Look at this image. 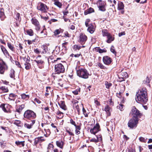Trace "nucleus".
I'll list each match as a JSON object with an SVG mask.
<instances>
[{
    "mask_svg": "<svg viewBox=\"0 0 152 152\" xmlns=\"http://www.w3.org/2000/svg\"><path fill=\"white\" fill-rule=\"evenodd\" d=\"M15 63L16 65L18 66L20 68H21L22 67L21 66L20 63L18 61H15Z\"/></svg>",
    "mask_w": 152,
    "mask_h": 152,
    "instance_id": "61",
    "label": "nucleus"
},
{
    "mask_svg": "<svg viewBox=\"0 0 152 152\" xmlns=\"http://www.w3.org/2000/svg\"><path fill=\"white\" fill-rule=\"evenodd\" d=\"M0 18L1 20H3L4 18V14L3 9L0 10Z\"/></svg>",
    "mask_w": 152,
    "mask_h": 152,
    "instance_id": "37",
    "label": "nucleus"
},
{
    "mask_svg": "<svg viewBox=\"0 0 152 152\" xmlns=\"http://www.w3.org/2000/svg\"><path fill=\"white\" fill-rule=\"evenodd\" d=\"M56 114L58 115V116L56 117L57 118H58L59 119H61L64 117L63 113L59 110H58Z\"/></svg>",
    "mask_w": 152,
    "mask_h": 152,
    "instance_id": "25",
    "label": "nucleus"
},
{
    "mask_svg": "<svg viewBox=\"0 0 152 152\" xmlns=\"http://www.w3.org/2000/svg\"><path fill=\"white\" fill-rule=\"evenodd\" d=\"M106 87L107 88H109L111 87L112 85V84L110 83H109L107 81H106L105 83Z\"/></svg>",
    "mask_w": 152,
    "mask_h": 152,
    "instance_id": "48",
    "label": "nucleus"
},
{
    "mask_svg": "<svg viewBox=\"0 0 152 152\" xmlns=\"http://www.w3.org/2000/svg\"><path fill=\"white\" fill-rule=\"evenodd\" d=\"M53 144H51V143H49L47 147V149L48 150H49L51 148H53Z\"/></svg>",
    "mask_w": 152,
    "mask_h": 152,
    "instance_id": "57",
    "label": "nucleus"
},
{
    "mask_svg": "<svg viewBox=\"0 0 152 152\" xmlns=\"http://www.w3.org/2000/svg\"><path fill=\"white\" fill-rule=\"evenodd\" d=\"M41 18L45 20H46L48 19V17L47 16H44L42 15H40Z\"/></svg>",
    "mask_w": 152,
    "mask_h": 152,
    "instance_id": "64",
    "label": "nucleus"
},
{
    "mask_svg": "<svg viewBox=\"0 0 152 152\" xmlns=\"http://www.w3.org/2000/svg\"><path fill=\"white\" fill-rule=\"evenodd\" d=\"M70 123L71 124L74 126L75 127L78 126L76 125L75 122L72 119H70Z\"/></svg>",
    "mask_w": 152,
    "mask_h": 152,
    "instance_id": "52",
    "label": "nucleus"
},
{
    "mask_svg": "<svg viewBox=\"0 0 152 152\" xmlns=\"http://www.w3.org/2000/svg\"><path fill=\"white\" fill-rule=\"evenodd\" d=\"M7 46L12 51H15V48L13 45L10 42H7Z\"/></svg>",
    "mask_w": 152,
    "mask_h": 152,
    "instance_id": "30",
    "label": "nucleus"
},
{
    "mask_svg": "<svg viewBox=\"0 0 152 152\" xmlns=\"http://www.w3.org/2000/svg\"><path fill=\"white\" fill-rule=\"evenodd\" d=\"M151 80L150 77L147 76L145 80L143 81V83L144 84H147V85L150 86V85L149 83L150 82Z\"/></svg>",
    "mask_w": 152,
    "mask_h": 152,
    "instance_id": "35",
    "label": "nucleus"
},
{
    "mask_svg": "<svg viewBox=\"0 0 152 152\" xmlns=\"http://www.w3.org/2000/svg\"><path fill=\"white\" fill-rule=\"evenodd\" d=\"M124 105L120 103L117 106V107L118 109H119L121 111H122L124 110Z\"/></svg>",
    "mask_w": 152,
    "mask_h": 152,
    "instance_id": "47",
    "label": "nucleus"
},
{
    "mask_svg": "<svg viewBox=\"0 0 152 152\" xmlns=\"http://www.w3.org/2000/svg\"><path fill=\"white\" fill-rule=\"evenodd\" d=\"M77 75L79 77L84 79L88 77L89 74L87 70L84 68H81L77 70Z\"/></svg>",
    "mask_w": 152,
    "mask_h": 152,
    "instance_id": "1",
    "label": "nucleus"
},
{
    "mask_svg": "<svg viewBox=\"0 0 152 152\" xmlns=\"http://www.w3.org/2000/svg\"><path fill=\"white\" fill-rule=\"evenodd\" d=\"M32 23L35 26V29L37 31H39L40 28L39 23L37 20L34 18H32L31 20Z\"/></svg>",
    "mask_w": 152,
    "mask_h": 152,
    "instance_id": "10",
    "label": "nucleus"
},
{
    "mask_svg": "<svg viewBox=\"0 0 152 152\" xmlns=\"http://www.w3.org/2000/svg\"><path fill=\"white\" fill-rule=\"evenodd\" d=\"M35 61L39 66V67L40 69H42L43 67V65L44 64V61L43 59H41L40 60H34Z\"/></svg>",
    "mask_w": 152,
    "mask_h": 152,
    "instance_id": "16",
    "label": "nucleus"
},
{
    "mask_svg": "<svg viewBox=\"0 0 152 152\" xmlns=\"http://www.w3.org/2000/svg\"><path fill=\"white\" fill-rule=\"evenodd\" d=\"M57 73H53L52 75V77L54 80L57 78Z\"/></svg>",
    "mask_w": 152,
    "mask_h": 152,
    "instance_id": "58",
    "label": "nucleus"
},
{
    "mask_svg": "<svg viewBox=\"0 0 152 152\" xmlns=\"http://www.w3.org/2000/svg\"><path fill=\"white\" fill-rule=\"evenodd\" d=\"M103 61L105 64L107 65L110 64L112 61L111 58L107 56L103 57Z\"/></svg>",
    "mask_w": 152,
    "mask_h": 152,
    "instance_id": "13",
    "label": "nucleus"
},
{
    "mask_svg": "<svg viewBox=\"0 0 152 152\" xmlns=\"http://www.w3.org/2000/svg\"><path fill=\"white\" fill-rule=\"evenodd\" d=\"M60 107L64 110H66V107L65 104V102L64 101H61L60 103H59Z\"/></svg>",
    "mask_w": 152,
    "mask_h": 152,
    "instance_id": "22",
    "label": "nucleus"
},
{
    "mask_svg": "<svg viewBox=\"0 0 152 152\" xmlns=\"http://www.w3.org/2000/svg\"><path fill=\"white\" fill-rule=\"evenodd\" d=\"M41 48L43 49V50L42 52V53L45 54L47 52L48 50L47 46L45 45H42L41 47Z\"/></svg>",
    "mask_w": 152,
    "mask_h": 152,
    "instance_id": "34",
    "label": "nucleus"
},
{
    "mask_svg": "<svg viewBox=\"0 0 152 152\" xmlns=\"http://www.w3.org/2000/svg\"><path fill=\"white\" fill-rule=\"evenodd\" d=\"M44 130L46 133V134H44V136L46 137H48L50 134V130L49 129H45Z\"/></svg>",
    "mask_w": 152,
    "mask_h": 152,
    "instance_id": "42",
    "label": "nucleus"
},
{
    "mask_svg": "<svg viewBox=\"0 0 152 152\" xmlns=\"http://www.w3.org/2000/svg\"><path fill=\"white\" fill-rule=\"evenodd\" d=\"M37 8L42 13L47 12L49 9V7L46 4L40 2L38 4Z\"/></svg>",
    "mask_w": 152,
    "mask_h": 152,
    "instance_id": "4",
    "label": "nucleus"
},
{
    "mask_svg": "<svg viewBox=\"0 0 152 152\" xmlns=\"http://www.w3.org/2000/svg\"><path fill=\"white\" fill-rule=\"evenodd\" d=\"M68 43V42H65L62 44V46L63 48V49H64L65 50H67V45Z\"/></svg>",
    "mask_w": 152,
    "mask_h": 152,
    "instance_id": "49",
    "label": "nucleus"
},
{
    "mask_svg": "<svg viewBox=\"0 0 152 152\" xmlns=\"http://www.w3.org/2000/svg\"><path fill=\"white\" fill-rule=\"evenodd\" d=\"M83 112L85 117L88 116V115L86 113V111L83 107Z\"/></svg>",
    "mask_w": 152,
    "mask_h": 152,
    "instance_id": "54",
    "label": "nucleus"
},
{
    "mask_svg": "<svg viewBox=\"0 0 152 152\" xmlns=\"http://www.w3.org/2000/svg\"><path fill=\"white\" fill-rule=\"evenodd\" d=\"M0 107L2 109V110L5 112L7 113V111L5 107V104H1L0 106Z\"/></svg>",
    "mask_w": 152,
    "mask_h": 152,
    "instance_id": "45",
    "label": "nucleus"
},
{
    "mask_svg": "<svg viewBox=\"0 0 152 152\" xmlns=\"http://www.w3.org/2000/svg\"><path fill=\"white\" fill-rule=\"evenodd\" d=\"M75 134H78L80 133V130L81 129V127L80 126H77L75 127Z\"/></svg>",
    "mask_w": 152,
    "mask_h": 152,
    "instance_id": "36",
    "label": "nucleus"
},
{
    "mask_svg": "<svg viewBox=\"0 0 152 152\" xmlns=\"http://www.w3.org/2000/svg\"><path fill=\"white\" fill-rule=\"evenodd\" d=\"M125 34V31H123L119 33L118 34V36L119 37H121L122 36L124 35Z\"/></svg>",
    "mask_w": 152,
    "mask_h": 152,
    "instance_id": "62",
    "label": "nucleus"
},
{
    "mask_svg": "<svg viewBox=\"0 0 152 152\" xmlns=\"http://www.w3.org/2000/svg\"><path fill=\"white\" fill-rule=\"evenodd\" d=\"M29 59L30 58L28 57L27 58L25 57L24 58V60L26 62L25 63H26V62H28L30 61Z\"/></svg>",
    "mask_w": 152,
    "mask_h": 152,
    "instance_id": "60",
    "label": "nucleus"
},
{
    "mask_svg": "<svg viewBox=\"0 0 152 152\" xmlns=\"http://www.w3.org/2000/svg\"><path fill=\"white\" fill-rule=\"evenodd\" d=\"M25 107V105L24 104H22L20 105H18L16 107V111L18 113H20L22 110Z\"/></svg>",
    "mask_w": 152,
    "mask_h": 152,
    "instance_id": "17",
    "label": "nucleus"
},
{
    "mask_svg": "<svg viewBox=\"0 0 152 152\" xmlns=\"http://www.w3.org/2000/svg\"><path fill=\"white\" fill-rule=\"evenodd\" d=\"M99 10L102 11H104L105 10V9L104 7V5L98 7Z\"/></svg>",
    "mask_w": 152,
    "mask_h": 152,
    "instance_id": "53",
    "label": "nucleus"
},
{
    "mask_svg": "<svg viewBox=\"0 0 152 152\" xmlns=\"http://www.w3.org/2000/svg\"><path fill=\"white\" fill-rule=\"evenodd\" d=\"M54 4L59 8H61V7L62 4L58 0H54Z\"/></svg>",
    "mask_w": 152,
    "mask_h": 152,
    "instance_id": "33",
    "label": "nucleus"
},
{
    "mask_svg": "<svg viewBox=\"0 0 152 152\" xmlns=\"http://www.w3.org/2000/svg\"><path fill=\"white\" fill-rule=\"evenodd\" d=\"M87 39V37L83 34H81L79 36L78 42L81 44H84Z\"/></svg>",
    "mask_w": 152,
    "mask_h": 152,
    "instance_id": "12",
    "label": "nucleus"
},
{
    "mask_svg": "<svg viewBox=\"0 0 152 152\" xmlns=\"http://www.w3.org/2000/svg\"><path fill=\"white\" fill-rule=\"evenodd\" d=\"M61 31L60 29H57L55 31L54 33L55 35L58 34L60 33Z\"/></svg>",
    "mask_w": 152,
    "mask_h": 152,
    "instance_id": "56",
    "label": "nucleus"
},
{
    "mask_svg": "<svg viewBox=\"0 0 152 152\" xmlns=\"http://www.w3.org/2000/svg\"><path fill=\"white\" fill-rule=\"evenodd\" d=\"M107 42L108 43H110L114 39V38L110 34L107 37Z\"/></svg>",
    "mask_w": 152,
    "mask_h": 152,
    "instance_id": "29",
    "label": "nucleus"
},
{
    "mask_svg": "<svg viewBox=\"0 0 152 152\" xmlns=\"http://www.w3.org/2000/svg\"><path fill=\"white\" fill-rule=\"evenodd\" d=\"M140 141L143 142H146L147 139H145L144 137H140L139 138Z\"/></svg>",
    "mask_w": 152,
    "mask_h": 152,
    "instance_id": "51",
    "label": "nucleus"
},
{
    "mask_svg": "<svg viewBox=\"0 0 152 152\" xmlns=\"http://www.w3.org/2000/svg\"><path fill=\"white\" fill-rule=\"evenodd\" d=\"M16 97V95L15 94L11 93L9 94V99L10 100H14Z\"/></svg>",
    "mask_w": 152,
    "mask_h": 152,
    "instance_id": "31",
    "label": "nucleus"
},
{
    "mask_svg": "<svg viewBox=\"0 0 152 152\" xmlns=\"http://www.w3.org/2000/svg\"><path fill=\"white\" fill-rule=\"evenodd\" d=\"M100 130V126L98 123H96L93 129H91L90 130V132L94 134Z\"/></svg>",
    "mask_w": 152,
    "mask_h": 152,
    "instance_id": "11",
    "label": "nucleus"
},
{
    "mask_svg": "<svg viewBox=\"0 0 152 152\" xmlns=\"http://www.w3.org/2000/svg\"><path fill=\"white\" fill-rule=\"evenodd\" d=\"M104 110L108 116L110 115L111 109L108 105H106V106L105 107Z\"/></svg>",
    "mask_w": 152,
    "mask_h": 152,
    "instance_id": "21",
    "label": "nucleus"
},
{
    "mask_svg": "<svg viewBox=\"0 0 152 152\" xmlns=\"http://www.w3.org/2000/svg\"><path fill=\"white\" fill-rule=\"evenodd\" d=\"M15 71L14 69H12L11 70L10 73V76L11 78H14Z\"/></svg>",
    "mask_w": 152,
    "mask_h": 152,
    "instance_id": "40",
    "label": "nucleus"
},
{
    "mask_svg": "<svg viewBox=\"0 0 152 152\" xmlns=\"http://www.w3.org/2000/svg\"><path fill=\"white\" fill-rule=\"evenodd\" d=\"M55 72L58 74L63 73L65 70L64 66L61 63L56 64L55 66Z\"/></svg>",
    "mask_w": 152,
    "mask_h": 152,
    "instance_id": "6",
    "label": "nucleus"
},
{
    "mask_svg": "<svg viewBox=\"0 0 152 152\" xmlns=\"http://www.w3.org/2000/svg\"><path fill=\"white\" fill-rule=\"evenodd\" d=\"M73 49L75 50H79L81 48V46H78L77 45H75L73 47Z\"/></svg>",
    "mask_w": 152,
    "mask_h": 152,
    "instance_id": "44",
    "label": "nucleus"
},
{
    "mask_svg": "<svg viewBox=\"0 0 152 152\" xmlns=\"http://www.w3.org/2000/svg\"><path fill=\"white\" fill-rule=\"evenodd\" d=\"M107 103L110 105H113V100L112 99H109L107 101Z\"/></svg>",
    "mask_w": 152,
    "mask_h": 152,
    "instance_id": "55",
    "label": "nucleus"
},
{
    "mask_svg": "<svg viewBox=\"0 0 152 152\" xmlns=\"http://www.w3.org/2000/svg\"><path fill=\"white\" fill-rule=\"evenodd\" d=\"M25 141H17L15 142V143L17 146L21 147H24L25 145Z\"/></svg>",
    "mask_w": 152,
    "mask_h": 152,
    "instance_id": "24",
    "label": "nucleus"
},
{
    "mask_svg": "<svg viewBox=\"0 0 152 152\" xmlns=\"http://www.w3.org/2000/svg\"><path fill=\"white\" fill-rule=\"evenodd\" d=\"M34 52L37 54H39L40 53L41 51L38 49L36 48L34 49Z\"/></svg>",
    "mask_w": 152,
    "mask_h": 152,
    "instance_id": "59",
    "label": "nucleus"
},
{
    "mask_svg": "<svg viewBox=\"0 0 152 152\" xmlns=\"http://www.w3.org/2000/svg\"><path fill=\"white\" fill-rule=\"evenodd\" d=\"M23 116L25 118L29 120L34 119L37 117L35 113L33 111L29 110H28L25 112Z\"/></svg>",
    "mask_w": 152,
    "mask_h": 152,
    "instance_id": "2",
    "label": "nucleus"
},
{
    "mask_svg": "<svg viewBox=\"0 0 152 152\" xmlns=\"http://www.w3.org/2000/svg\"><path fill=\"white\" fill-rule=\"evenodd\" d=\"M110 51H111L113 53V54H114L115 55H116V52L115 51L114 47L113 46H112L110 48Z\"/></svg>",
    "mask_w": 152,
    "mask_h": 152,
    "instance_id": "50",
    "label": "nucleus"
},
{
    "mask_svg": "<svg viewBox=\"0 0 152 152\" xmlns=\"http://www.w3.org/2000/svg\"><path fill=\"white\" fill-rule=\"evenodd\" d=\"M138 121L139 119L138 118L133 117L128 122V127L131 129L136 127L138 123Z\"/></svg>",
    "mask_w": 152,
    "mask_h": 152,
    "instance_id": "3",
    "label": "nucleus"
},
{
    "mask_svg": "<svg viewBox=\"0 0 152 152\" xmlns=\"http://www.w3.org/2000/svg\"><path fill=\"white\" fill-rule=\"evenodd\" d=\"M87 10H88V11H88L90 13H91L94 12V9L93 8L91 7L89 9Z\"/></svg>",
    "mask_w": 152,
    "mask_h": 152,
    "instance_id": "63",
    "label": "nucleus"
},
{
    "mask_svg": "<svg viewBox=\"0 0 152 152\" xmlns=\"http://www.w3.org/2000/svg\"><path fill=\"white\" fill-rule=\"evenodd\" d=\"M24 65H25V68L27 70L29 69L31 67L30 64L28 62L25 63Z\"/></svg>",
    "mask_w": 152,
    "mask_h": 152,
    "instance_id": "46",
    "label": "nucleus"
},
{
    "mask_svg": "<svg viewBox=\"0 0 152 152\" xmlns=\"http://www.w3.org/2000/svg\"><path fill=\"white\" fill-rule=\"evenodd\" d=\"M141 99H138V96H136L135 100L137 102L141 104H145L148 100L147 96H142Z\"/></svg>",
    "mask_w": 152,
    "mask_h": 152,
    "instance_id": "9",
    "label": "nucleus"
},
{
    "mask_svg": "<svg viewBox=\"0 0 152 152\" xmlns=\"http://www.w3.org/2000/svg\"><path fill=\"white\" fill-rule=\"evenodd\" d=\"M57 146L61 149H63L64 145V142L62 140H59L56 141Z\"/></svg>",
    "mask_w": 152,
    "mask_h": 152,
    "instance_id": "18",
    "label": "nucleus"
},
{
    "mask_svg": "<svg viewBox=\"0 0 152 152\" xmlns=\"http://www.w3.org/2000/svg\"><path fill=\"white\" fill-rule=\"evenodd\" d=\"M45 140V139L43 138V137H38L34 139V145H36L38 143H41L44 141Z\"/></svg>",
    "mask_w": 152,
    "mask_h": 152,
    "instance_id": "14",
    "label": "nucleus"
},
{
    "mask_svg": "<svg viewBox=\"0 0 152 152\" xmlns=\"http://www.w3.org/2000/svg\"><path fill=\"white\" fill-rule=\"evenodd\" d=\"M1 48L2 51L4 54L5 56H9V54L6 48L3 45L1 46Z\"/></svg>",
    "mask_w": 152,
    "mask_h": 152,
    "instance_id": "23",
    "label": "nucleus"
},
{
    "mask_svg": "<svg viewBox=\"0 0 152 152\" xmlns=\"http://www.w3.org/2000/svg\"><path fill=\"white\" fill-rule=\"evenodd\" d=\"M131 113L133 116V117L140 118L142 115V114L140 112L135 106L132 107Z\"/></svg>",
    "mask_w": 152,
    "mask_h": 152,
    "instance_id": "5",
    "label": "nucleus"
},
{
    "mask_svg": "<svg viewBox=\"0 0 152 152\" xmlns=\"http://www.w3.org/2000/svg\"><path fill=\"white\" fill-rule=\"evenodd\" d=\"M35 119L32 120H31V123H25L24 125L25 127L28 129L31 128L33 125L35 124Z\"/></svg>",
    "mask_w": 152,
    "mask_h": 152,
    "instance_id": "15",
    "label": "nucleus"
},
{
    "mask_svg": "<svg viewBox=\"0 0 152 152\" xmlns=\"http://www.w3.org/2000/svg\"><path fill=\"white\" fill-rule=\"evenodd\" d=\"M121 90L119 92V93L117 94V96L119 98H120L122 96V94L125 90V87L122 86L121 87Z\"/></svg>",
    "mask_w": 152,
    "mask_h": 152,
    "instance_id": "20",
    "label": "nucleus"
},
{
    "mask_svg": "<svg viewBox=\"0 0 152 152\" xmlns=\"http://www.w3.org/2000/svg\"><path fill=\"white\" fill-rule=\"evenodd\" d=\"M8 69V66L3 60H0V73L3 74Z\"/></svg>",
    "mask_w": 152,
    "mask_h": 152,
    "instance_id": "7",
    "label": "nucleus"
},
{
    "mask_svg": "<svg viewBox=\"0 0 152 152\" xmlns=\"http://www.w3.org/2000/svg\"><path fill=\"white\" fill-rule=\"evenodd\" d=\"M26 32L27 34L30 36H32L34 35L33 31L31 29H30L26 30Z\"/></svg>",
    "mask_w": 152,
    "mask_h": 152,
    "instance_id": "38",
    "label": "nucleus"
},
{
    "mask_svg": "<svg viewBox=\"0 0 152 152\" xmlns=\"http://www.w3.org/2000/svg\"><path fill=\"white\" fill-rule=\"evenodd\" d=\"M104 2L101 0H98L96 3L98 7L104 5Z\"/></svg>",
    "mask_w": 152,
    "mask_h": 152,
    "instance_id": "41",
    "label": "nucleus"
},
{
    "mask_svg": "<svg viewBox=\"0 0 152 152\" xmlns=\"http://www.w3.org/2000/svg\"><path fill=\"white\" fill-rule=\"evenodd\" d=\"M147 96V89L145 88H143L140 90L136 94V96H138V99H141L142 96Z\"/></svg>",
    "mask_w": 152,
    "mask_h": 152,
    "instance_id": "8",
    "label": "nucleus"
},
{
    "mask_svg": "<svg viewBox=\"0 0 152 152\" xmlns=\"http://www.w3.org/2000/svg\"><path fill=\"white\" fill-rule=\"evenodd\" d=\"M96 50L97 52H98L99 53H102L104 52H106V50L105 49H101L99 48H97Z\"/></svg>",
    "mask_w": 152,
    "mask_h": 152,
    "instance_id": "43",
    "label": "nucleus"
},
{
    "mask_svg": "<svg viewBox=\"0 0 152 152\" xmlns=\"http://www.w3.org/2000/svg\"><path fill=\"white\" fill-rule=\"evenodd\" d=\"M20 95L21 97V99L24 100H26L29 98V96L28 95H26L24 93L21 94Z\"/></svg>",
    "mask_w": 152,
    "mask_h": 152,
    "instance_id": "28",
    "label": "nucleus"
},
{
    "mask_svg": "<svg viewBox=\"0 0 152 152\" xmlns=\"http://www.w3.org/2000/svg\"><path fill=\"white\" fill-rule=\"evenodd\" d=\"M0 89L4 92H7L8 91V88L5 86H0Z\"/></svg>",
    "mask_w": 152,
    "mask_h": 152,
    "instance_id": "39",
    "label": "nucleus"
},
{
    "mask_svg": "<svg viewBox=\"0 0 152 152\" xmlns=\"http://www.w3.org/2000/svg\"><path fill=\"white\" fill-rule=\"evenodd\" d=\"M95 28L94 26L92 24L89 25V26L88 28V31L91 34L94 33L95 31Z\"/></svg>",
    "mask_w": 152,
    "mask_h": 152,
    "instance_id": "19",
    "label": "nucleus"
},
{
    "mask_svg": "<svg viewBox=\"0 0 152 152\" xmlns=\"http://www.w3.org/2000/svg\"><path fill=\"white\" fill-rule=\"evenodd\" d=\"M124 5L123 3L121 1H118V10H122L124 9Z\"/></svg>",
    "mask_w": 152,
    "mask_h": 152,
    "instance_id": "27",
    "label": "nucleus"
},
{
    "mask_svg": "<svg viewBox=\"0 0 152 152\" xmlns=\"http://www.w3.org/2000/svg\"><path fill=\"white\" fill-rule=\"evenodd\" d=\"M102 34L103 36L107 37L110 34L107 31L106 29H103L102 30Z\"/></svg>",
    "mask_w": 152,
    "mask_h": 152,
    "instance_id": "32",
    "label": "nucleus"
},
{
    "mask_svg": "<svg viewBox=\"0 0 152 152\" xmlns=\"http://www.w3.org/2000/svg\"><path fill=\"white\" fill-rule=\"evenodd\" d=\"M96 137L97 139H96L94 138H92L90 140V141L94 142H97L99 141H101L102 140V137L100 136L99 138H98V136H96Z\"/></svg>",
    "mask_w": 152,
    "mask_h": 152,
    "instance_id": "26",
    "label": "nucleus"
}]
</instances>
